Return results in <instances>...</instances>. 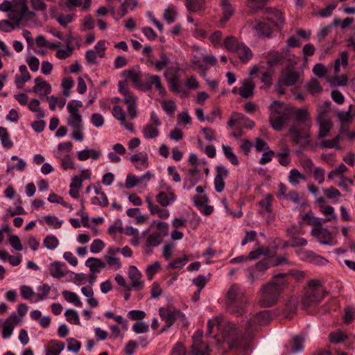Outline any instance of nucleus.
<instances>
[{
    "instance_id": "f257e3e1",
    "label": "nucleus",
    "mask_w": 355,
    "mask_h": 355,
    "mask_svg": "<svg viewBox=\"0 0 355 355\" xmlns=\"http://www.w3.org/2000/svg\"><path fill=\"white\" fill-rule=\"evenodd\" d=\"M270 122L273 129L281 130L288 121L291 114L299 121H309V114L306 108L295 109L279 101L273 102L270 106Z\"/></svg>"
},
{
    "instance_id": "f03ea898",
    "label": "nucleus",
    "mask_w": 355,
    "mask_h": 355,
    "mask_svg": "<svg viewBox=\"0 0 355 355\" xmlns=\"http://www.w3.org/2000/svg\"><path fill=\"white\" fill-rule=\"evenodd\" d=\"M225 303L227 310L237 315H242L248 304V300L241 286L232 285L226 293Z\"/></svg>"
},
{
    "instance_id": "7ed1b4c3",
    "label": "nucleus",
    "mask_w": 355,
    "mask_h": 355,
    "mask_svg": "<svg viewBox=\"0 0 355 355\" xmlns=\"http://www.w3.org/2000/svg\"><path fill=\"white\" fill-rule=\"evenodd\" d=\"M284 277V274H279L263 287L260 300L263 306L270 307L277 302L281 291L286 286Z\"/></svg>"
},
{
    "instance_id": "20e7f679",
    "label": "nucleus",
    "mask_w": 355,
    "mask_h": 355,
    "mask_svg": "<svg viewBox=\"0 0 355 355\" xmlns=\"http://www.w3.org/2000/svg\"><path fill=\"white\" fill-rule=\"evenodd\" d=\"M324 296V291L320 281L310 280L308 287L302 298V304L305 306H312L319 302Z\"/></svg>"
},
{
    "instance_id": "39448f33",
    "label": "nucleus",
    "mask_w": 355,
    "mask_h": 355,
    "mask_svg": "<svg viewBox=\"0 0 355 355\" xmlns=\"http://www.w3.org/2000/svg\"><path fill=\"white\" fill-rule=\"evenodd\" d=\"M267 63L272 68L279 64H283L285 62H288L291 65L296 64L297 58L291 54L288 47L282 49V51H271L268 52L267 56Z\"/></svg>"
},
{
    "instance_id": "423d86ee",
    "label": "nucleus",
    "mask_w": 355,
    "mask_h": 355,
    "mask_svg": "<svg viewBox=\"0 0 355 355\" xmlns=\"http://www.w3.org/2000/svg\"><path fill=\"white\" fill-rule=\"evenodd\" d=\"M12 13L8 14V17L18 26L24 17H34L35 13L28 10L27 0H12Z\"/></svg>"
},
{
    "instance_id": "0eeeda50",
    "label": "nucleus",
    "mask_w": 355,
    "mask_h": 355,
    "mask_svg": "<svg viewBox=\"0 0 355 355\" xmlns=\"http://www.w3.org/2000/svg\"><path fill=\"white\" fill-rule=\"evenodd\" d=\"M83 106L80 101L72 100L67 105L69 112L67 123L71 128H83V121L79 109Z\"/></svg>"
},
{
    "instance_id": "6e6552de",
    "label": "nucleus",
    "mask_w": 355,
    "mask_h": 355,
    "mask_svg": "<svg viewBox=\"0 0 355 355\" xmlns=\"http://www.w3.org/2000/svg\"><path fill=\"white\" fill-rule=\"evenodd\" d=\"M159 313L161 318L166 322V326L162 328V331H166L168 327L174 324L176 320H180L182 322L185 320V315L174 309L160 308Z\"/></svg>"
},
{
    "instance_id": "1a4fd4ad",
    "label": "nucleus",
    "mask_w": 355,
    "mask_h": 355,
    "mask_svg": "<svg viewBox=\"0 0 355 355\" xmlns=\"http://www.w3.org/2000/svg\"><path fill=\"white\" fill-rule=\"evenodd\" d=\"M197 51H200V56L195 60V64L202 70H207L211 67H214L218 63L216 57L211 54H208L205 49L197 46Z\"/></svg>"
},
{
    "instance_id": "9d476101",
    "label": "nucleus",
    "mask_w": 355,
    "mask_h": 355,
    "mask_svg": "<svg viewBox=\"0 0 355 355\" xmlns=\"http://www.w3.org/2000/svg\"><path fill=\"white\" fill-rule=\"evenodd\" d=\"M266 19L272 24L277 30H282L285 24V17L283 12L275 8H266L265 10Z\"/></svg>"
},
{
    "instance_id": "9b49d317",
    "label": "nucleus",
    "mask_w": 355,
    "mask_h": 355,
    "mask_svg": "<svg viewBox=\"0 0 355 355\" xmlns=\"http://www.w3.org/2000/svg\"><path fill=\"white\" fill-rule=\"evenodd\" d=\"M317 123L319 126L318 137L322 139L327 137L333 127V124L326 115V111L318 112Z\"/></svg>"
},
{
    "instance_id": "f8f14e48",
    "label": "nucleus",
    "mask_w": 355,
    "mask_h": 355,
    "mask_svg": "<svg viewBox=\"0 0 355 355\" xmlns=\"http://www.w3.org/2000/svg\"><path fill=\"white\" fill-rule=\"evenodd\" d=\"M214 189L217 193H221L225 189V180L229 175V170L222 164L217 165L215 168Z\"/></svg>"
},
{
    "instance_id": "ddd939ff",
    "label": "nucleus",
    "mask_w": 355,
    "mask_h": 355,
    "mask_svg": "<svg viewBox=\"0 0 355 355\" xmlns=\"http://www.w3.org/2000/svg\"><path fill=\"white\" fill-rule=\"evenodd\" d=\"M21 320L16 313H12L2 324V338H9L13 333L14 329Z\"/></svg>"
},
{
    "instance_id": "4468645a",
    "label": "nucleus",
    "mask_w": 355,
    "mask_h": 355,
    "mask_svg": "<svg viewBox=\"0 0 355 355\" xmlns=\"http://www.w3.org/2000/svg\"><path fill=\"white\" fill-rule=\"evenodd\" d=\"M202 331L198 330L193 336L192 355H208L209 347L202 342Z\"/></svg>"
},
{
    "instance_id": "2eb2a0df",
    "label": "nucleus",
    "mask_w": 355,
    "mask_h": 355,
    "mask_svg": "<svg viewBox=\"0 0 355 355\" xmlns=\"http://www.w3.org/2000/svg\"><path fill=\"white\" fill-rule=\"evenodd\" d=\"M164 188L167 192H159L156 196V200L161 206L166 207L172 205L176 200V196L170 186L166 185Z\"/></svg>"
},
{
    "instance_id": "dca6fc26",
    "label": "nucleus",
    "mask_w": 355,
    "mask_h": 355,
    "mask_svg": "<svg viewBox=\"0 0 355 355\" xmlns=\"http://www.w3.org/2000/svg\"><path fill=\"white\" fill-rule=\"evenodd\" d=\"M252 28L259 37H270L272 34L271 26L262 21L255 20L252 22Z\"/></svg>"
},
{
    "instance_id": "f3484780",
    "label": "nucleus",
    "mask_w": 355,
    "mask_h": 355,
    "mask_svg": "<svg viewBox=\"0 0 355 355\" xmlns=\"http://www.w3.org/2000/svg\"><path fill=\"white\" fill-rule=\"evenodd\" d=\"M270 318V313L268 311H261L257 313L255 315L250 316L248 320V328L249 330H252L259 325H262L267 322Z\"/></svg>"
},
{
    "instance_id": "a211bd4d",
    "label": "nucleus",
    "mask_w": 355,
    "mask_h": 355,
    "mask_svg": "<svg viewBox=\"0 0 355 355\" xmlns=\"http://www.w3.org/2000/svg\"><path fill=\"white\" fill-rule=\"evenodd\" d=\"M112 115L115 119L119 121L120 124L126 130L131 132H134V126L132 123L126 122V114L123 108L119 105H114L112 109Z\"/></svg>"
},
{
    "instance_id": "6ab92c4d",
    "label": "nucleus",
    "mask_w": 355,
    "mask_h": 355,
    "mask_svg": "<svg viewBox=\"0 0 355 355\" xmlns=\"http://www.w3.org/2000/svg\"><path fill=\"white\" fill-rule=\"evenodd\" d=\"M311 234L322 245H331L330 232L327 228L322 227V226L313 227L311 231Z\"/></svg>"
},
{
    "instance_id": "aec40b11",
    "label": "nucleus",
    "mask_w": 355,
    "mask_h": 355,
    "mask_svg": "<svg viewBox=\"0 0 355 355\" xmlns=\"http://www.w3.org/2000/svg\"><path fill=\"white\" fill-rule=\"evenodd\" d=\"M300 259L318 266H324L328 263L324 257L315 254L310 250L302 251L300 254Z\"/></svg>"
},
{
    "instance_id": "412c9836",
    "label": "nucleus",
    "mask_w": 355,
    "mask_h": 355,
    "mask_svg": "<svg viewBox=\"0 0 355 355\" xmlns=\"http://www.w3.org/2000/svg\"><path fill=\"white\" fill-rule=\"evenodd\" d=\"M145 200L147 203L148 209L152 215H157L162 219H167L169 218V211L166 209H162L158 205H155L151 197L146 196Z\"/></svg>"
},
{
    "instance_id": "4be33fe9",
    "label": "nucleus",
    "mask_w": 355,
    "mask_h": 355,
    "mask_svg": "<svg viewBox=\"0 0 355 355\" xmlns=\"http://www.w3.org/2000/svg\"><path fill=\"white\" fill-rule=\"evenodd\" d=\"M35 86L32 88L34 93L40 96H46L51 92V86L42 77L37 76L35 78Z\"/></svg>"
},
{
    "instance_id": "5701e85b",
    "label": "nucleus",
    "mask_w": 355,
    "mask_h": 355,
    "mask_svg": "<svg viewBox=\"0 0 355 355\" xmlns=\"http://www.w3.org/2000/svg\"><path fill=\"white\" fill-rule=\"evenodd\" d=\"M128 277L131 281L132 287L135 290H140L144 287V283L141 281V274L137 268L135 266H130L128 268Z\"/></svg>"
},
{
    "instance_id": "b1692460",
    "label": "nucleus",
    "mask_w": 355,
    "mask_h": 355,
    "mask_svg": "<svg viewBox=\"0 0 355 355\" xmlns=\"http://www.w3.org/2000/svg\"><path fill=\"white\" fill-rule=\"evenodd\" d=\"M129 160L135 164L136 168L139 171H143L149 166L148 155L145 152L132 155L129 157Z\"/></svg>"
},
{
    "instance_id": "393cba45",
    "label": "nucleus",
    "mask_w": 355,
    "mask_h": 355,
    "mask_svg": "<svg viewBox=\"0 0 355 355\" xmlns=\"http://www.w3.org/2000/svg\"><path fill=\"white\" fill-rule=\"evenodd\" d=\"M290 135L296 144H306L309 143V132L306 130H300L297 127L293 126L290 130Z\"/></svg>"
},
{
    "instance_id": "a878e982",
    "label": "nucleus",
    "mask_w": 355,
    "mask_h": 355,
    "mask_svg": "<svg viewBox=\"0 0 355 355\" xmlns=\"http://www.w3.org/2000/svg\"><path fill=\"white\" fill-rule=\"evenodd\" d=\"M48 268L50 275L54 278L60 279L66 275L67 266L64 262L54 261L49 266Z\"/></svg>"
},
{
    "instance_id": "bb28decb",
    "label": "nucleus",
    "mask_w": 355,
    "mask_h": 355,
    "mask_svg": "<svg viewBox=\"0 0 355 355\" xmlns=\"http://www.w3.org/2000/svg\"><path fill=\"white\" fill-rule=\"evenodd\" d=\"M101 152L100 150L96 148H86L83 150L77 152V157L80 161H85L89 158L96 161L99 159L101 156Z\"/></svg>"
},
{
    "instance_id": "cd10ccee",
    "label": "nucleus",
    "mask_w": 355,
    "mask_h": 355,
    "mask_svg": "<svg viewBox=\"0 0 355 355\" xmlns=\"http://www.w3.org/2000/svg\"><path fill=\"white\" fill-rule=\"evenodd\" d=\"M123 102L127 105V111L128 116L131 119H134L137 115V110L136 107L137 96L132 92L127 96H123Z\"/></svg>"
},
{
    "instance_id": "c85d7f7f",
    "label": "nucleus",
    "mask_w": 355,
    "mask_h": 355,
    "mask_svg": "<svg viewBox=\"0 0 355 355\" xmlns=\"http://www.w3.org/2000/svg\"><path fill=\"white\" fill-rule=\"evenodd\" d=\"M299 79V73L291 69H286L282 73L281 82L286 86L294 85Z\"/></svg>"
},
{
    "instance_id": "c756f323",
    "label": "nucleus",
    "mask_w": 355,
    "mask_h": 355,
    "mask_svg": "<svg viewBox=\"0 0 355 355\" xmlns=\"http://www.w3.org/2000/svg\"><path fill=\"white\" fill-rule=\"evenodd\" d=\"M85 266L89 268V272L100 273L106 268V264L101 260L96 257H90L85 261Z\"/></svg>"
},
{
    "instance_id": "7c9ffc66",
    "label": "nucleus",
    "mask_w": 355,
    "mask_h": 355,
    "mask_svg": "<svg viewBox=\"0 0 355 355\" xmlns=\"http://www.w3.org/2000/svg\"><path fill=\"white\" fill-rule=\"evenodd\" d=\"M254 90L253 80L251 78H248L241 83V86L239 87V95L243 98H247L253 95Z\"/></svg>"
},
{
    "instance_id": "2f4dec72",
    "label": "nucleus",
    "mask_w": 355,
    "mask_h": 355,
    "mask_svg": "<svg viewBox=\"0 0 355 355\" xmlns=\"http://www.w3.org/2000/svg\"><path fill=\"white\" fill-rule=\"evenodd\" d=\"M234 53L236 54L238 58L243 63L248 62L253 57L252 50L243 42H242Z\"/></svg>"
},
{
    "instance_id": "473e14b6",
    "label": "nucleus",
    "mask_w": 355,
    "mask_h": 355,
    "mask_svg": "<svg viewBox=\"0 0 355 355\" xmlns=\"http://www.w3.org/2000/svg\"><path fill=\"white\" fill-rule=\"evenodd\" d=\"M281 261H273L270 259H263L258 263H256V265L254 266L255 272L258 274H260V277L261 278L264 272L270 267L276 266L279 263H280Z\"/></svg>"
},
{
    "instance_id": "72a5a7b5",
    "label": "nucleus",
    "mask_w": 355,
    "mask_h": 355,
    "mask_svg": "<svg viewBox=\"0 0 355 355\" xmlns=\"http://www.w3.org/2000/svg\"><path fill=\"white\" fill-rule=\"evenodd\" d=\"M54 156L56 159L60 160L61 168L62 170L67 171L75 168L74 162L71 155L68 154L62 155L60 152H54Z\"/></svg>"
},
{
    "instance_id": "f704fd0d",
    "label": "nucleus",
    "mask_w": 355,
    "mask_h": 355,
    "mask_svg": "<svg viewBox=\"0 0 355 355\" xmlns=\"http://www.w3.org/2000/svg\"><path fill=\"white\" fill-rule=\"evenodd\" d=\"M10 159L17 160V162L15 164H11L10 162H7V173H12L14 170H17L18 171H23L27 166L26 162L22 158H19L17 155H12Z\"/></svg>"
},
{
    "instance_id": "c9c22d12",
    "label": "nucleus",
    "mask_w": 355,
    "mask_h": 355,
    "mask_svg": "<svg viewBox=\"0 0 355 355\" xmlns=\"http://www.w3.org/2000/svg\"><path fill=\"white\" fill-rule=\"evenodd\" d=\"M121 76L126 80H130L136 87H139L141 83V74L139 70L128 69L124 70Z\"/></svg>"
},
{
    "instance_id": "e433bc0d",
    "label": "nucleus",
    "mask_w": 355,
    "mask_h": 355,
    "mask_svg": "<svg viewBox=\"0 0 355 355\" xmlns=\"http://www.w3.org/2000/svg\"><path fill=\"white\" fill-rule=\"evenodd\" d=\"M220 6L223 11V17L220 21L226 23L234 13V9L229 0H221Z\"/></svg>"
},
{
    "instance_id": "4c0bfd02",
    "label": "nucleus",
    "mask_w": 355,
    "mask_h": 355,
    "mask_svg": "<svg viewBox=\"0 0 355 355\" xmlns=\"http://www.w3.org/2000/svg\"><path fill=\"white\" fill-rule=\"evenodd\" d=\"M64 344L62 342L55 340H51L46 348V355H60L64 349Z\"/></svg>"
},
{
    "instance_id": "58836bf2",
    "label": "nucleus",
    "mask_w": 355,
    "mask_h": 355,
    "mask_svg": "<svg viewBox=\"0 0 355 355\" xmlns=\"http://www.w3.org/2000/svg\"><path fill=\"white\" fill-rule=\"evenodd\" d=\"M242 42H240L237 37L233 35L226 37L223 40V46L225 49L231 53H235Z\"/></svg>"
},
{
    "instance_id": "ea45409f",
    "label": "nucleus",
    "mask_w": 355,
    "mask_h": 355,
    "mask_svg": "<svg viewBox=\"0 0 355 355\" xmlns=\"http://www.w3.org/2000/svg\"><path fill=\"white\" fill-rule=\"evenodd\" d=\"M355 116V105H350L347 111H339L337 116L343 124L349 123Z\"/></svg>"
},
{
    "instance_id": "a19ab883",
    "label": "nucleus",
    "mask_w": 355,
    "mask_h": 355,
    "mask_svg": "<svg viewBox=\"0 0 355 355\" xmlns=\"http://www.w3.org/2000/svg\"><path fill=\"white\" fill-rule=\"evenodd\" d=\"M320 211L325 216L322 218L323 223H327L337 219V214L335 213L334 208L330 205H322L320 207Z\"/></svg>"
},
{
    "instance_id": "79ce46f5",
    "label": "nucleus",
    "mask_w": 355,
    "mask_h": 355,
    "mask_svg": "<svg viewBox=\"0 0 355 355\" xmlns=\"http://www.w3.org/2000/svg\"><path fill=\"white\" fill-rule=\"evenodd\" d=\"M38 221L41 224L45 223L54 229L60 228L63 224V220H60L56 216L53 214L45 216L44 218L39 219Z\"/></svg>"
},
{
    "instance_id": "37998d69",
    "label": "nucleus",
    "mask_w": 355,
    "mask_h": 355,
    "mask_svg": "<svg viewBox=\"0 0 355 355\" xmlns=\"http://www.w3.org/2000/svg\"><path fill=\"white\" fill-rule=\"evenodd\" d=\"M302 219L307 225L314 226V227L322 226L324 223L322 218L315 216L311 210L303 216Z\"/></svg>"
},
{
    "instance_id": "c03bdc74",
    "label": "nucleus",
    "mask_w": 355,
    "mask_h": 355,
    "mask_svg": "<svg viewBox=\"0 0 355 355\" xmlns=\"http://www.w3.org/2000/svg\"><path fill=\"white\" fill-rule=\"evenodd\" d=\"M148 79V83L150 85H154L157 90L159 92V94L162 96H165L166 94V91L165 88L162 86L161 82V78L157 75H152L148 73L146 75Z\"/></svg>"
},
{
    "instance_id": "a18cd8bd",
    "label": "nucleus",
    "mask_w": 355,
    "mask_h": 355,
    "mask_svg": "<svg viewBox=\"0 0 355 355\" xmlns=\"http://www.w3.org/2000/svg\"><path fill=\"white\" fill-rule=\"evenodd\" d=\"M64 298L69 303L73 304L77 307H81L83 302H81L80 297L74 292L64 290L62 293Z\"/></svg>"
},
{
    "instance_id": "49530a36",
    "label": "nucleus",
    "mask_w": 355,
    "mask_h": 355,
    "mask_svg": "<svg viewBox=\"0 0 355 355\" xmlns=\"http://www.w3.org/2000/svg\"><path fill=\"white\" fill-rule=\"evenodd\" d=\"M273 196L271 194H268L266 197L259 201V205L260 206V213L265 214L266 213L272 212V200Z\"/></svg>"
},
{
    "instance_id": "de8ad7c7",
    "label": "nucleus",
    "mask_w": 355,
    "mask_h": 355,
    "mask_svg": "<svg viewBox=\"0 0 355 355\" xmlns=\"http://www.w3.org/2000/svg\"><path fill=\"white\" fill-rule=\"evenodd\" d=\"M0 141L1 146L3 148L10 149L13 146V141H12L10 136L4 127L0 126Z\"/></svg>"
},
{
    "instance_id": "09e8293b",
    "label": "nucleus",
    "mask_w": 355,
    "mask_h": 355,
    "mask_svg": "<svg viewBox=\"0 0 355 355\" xmlns=\"http://www.w3.org/2000/svg\"><path fill=\"white\" fill-rule=\"evenodd\" d=\"M51 286L47 284H42L37 287L39 293H37V297L33 300V303H37L40 301L46 300L51 291Z\"/></svg>"
},
{
    "instance_id": "8fccbe9b",
    "label": "nucleus",
    "mask_w": 355,
    "mask_h": 355,
    "mask_svg": "<svg viewBox=\"0 0 355 355\" xmlns=\"http://www.w3.org/2000/svg\"><path fill=\"white\" fill-rule=\"evenodd\" d=\"M142 134L148 139L156 138L159 135L158 127L147 123L142 129Z\"/></svg>"
},
{
    "instance_id": "3c124183",
    "label": "nucleus",
    "mask_w": 355,
    "mask_h": 355,
    "mask_svg": "<svg viewBox=\"0 0 355 355\" xmlns=\"http://www.w3.org/2000/svg\"><path fill=\"white\" fill-rule=\"evenodd\" d=\"M19 291L24 300H30L31 302H33V300L37 297V293L33 288L27 285L20 286Z\"/></svg>"
},
{
    "instance_id": "603ef678",
    "label": "nucleus",
    "mask_w": 355,
    "mask_h": 355,
    "mask_svg": "<svg viewBox=\"0 0 355 355\" xmlns=\"http://www.w3.org/2000/svg\"><path fill=\"white\" fill-rule=\"evenodd\" d=\"M305 179V175L296 168L291 170L288 176V181L293 186L298 185L300 180H304Z\"/></svg>"
},
{
    "instance_id": "864d4df0",
    "label": "nucleus",
    "mask_w": 355,
    "mask_h": 355,
    "mask_svg": "<svg viewBox=\"0 0 355 355\" xmlns=\"http://www.w3.org/2000/svg\"><path fill=\"white\" fill-rule=\"evenodd\" d=\"M164 236L162 233L157 232L152 233L146 240L147 247L153 248L158 246L162 242Z\"/></svg>"
},
{
    "instance_id": "5fc2aeb1",
    "label": "nucleus",
    "mask_w": 355,
    "mask_h": 355,
    "mask_svg": "<svg viewBox=\"0 0 355 355\" xmlns=\"http://www.w3.org/2000/svg\"><path fill=\"white\" fill-rule=\"evenodd\" d=\"M28 107L31 111L35 113L36 118L42 119L44 117L45 114L43 110L40 107V102L39 100H31L28 104Z\"/></svg>"
},
{
    "instance_id": "6e6d98bb",
    "label": "nucleus",
    "mask_w": 355,
    "mask_h": 355,
    "mask_svg": "<svg viewBox=\"0 0 355 355\" xmlns=\"http://www.w3.org/2000/svg\"><path fill=\"white\" fill-rule=\"evenodd\" d=\"M341 137L340 135H337L335 138L333 139H325L322 140L320 144H318V146L320 148H337L340 149V142Z\"/></svg>"
},
{
    "instance_id": "4d7b16f0",
    "label": "nucleus",
    "mask_w": 355,
    "mask_h": 355,
    "mask_svg": "<svg viewBox=\"0 0 355 355\" xmlns=\"http://www.w3.org/2000/svg\"><path fill=\"white\" fill-rule=\"evenodd\" d=\"M222 151L226 157L232 164L238 165L239 159L236 154L233 152L232 148L230 146L223 144L222 145Z\"/></svg>"
},
{
    "instance_id": "13d9d810",
    "label": "nucleus",
    "mask_w": 355,
    "mask_h": 355,
    "mask_svg": "<svg viewBox=\"0 0 355 355\" xmlns=\"http://www.w3.org/2000/svg\"><path fill=\"white\" fill-rule=\"evenodd\" d=\"M289 155L290 150L288 148H284L281 152L276 154V157L282 166H288L291 162Z\"/></svg>"
},
{
    "instance_id": "bf43d9fd",
    "label": "nucleus",
    "mask_w": 355,
    "mask_h": 355,
    "mask_svg": "<svg viewBox=\"0 0 355 355\" xmlns=\"http://www.w3.org/2000/svg\"><path fill=\"white\" fill-rule=\"evenodd\" d=\"M46 101L49 102V108L51 110H55L56 106L60 108L64 107L66 104V100L62 98H57L55 96H51L46 97Z\"/></svg>"
},
{
    "instance_id": "052dcab7",
    "label": "nucleus",
    "mask_w": 355,
    "mask_h": 355,
    "mask_svg": "<svg viewBox=\"0 0 355 355\" xmlns=\"http://www.w3.org/2000/svg\"><path fill=\"white\" fill-rule=\"evenodd\" d=\"M59 243L58 238L52 234L47 235L43 241L44 247L50 250H55L59 245Z\"/></svg>"
},
{
    "instance_id": "680f3d73",
    "label": "nucleus",
    "mask_w": 355,
    "mask_h": 355,
    "mask_svg": "<svg viewBox=\"0 0 355 355\" xmlns=\"http://www.w3.org/2000/svg\"><path fill=\"white\" fill-rule=\"evenodd\" d=\"M65 49H59L55 53V56L60 60H64L70 57L73 52V47L70 46V41L69 40L65 41Z\"/></svg>"
},
{
    "instance_id": "e2e57ef3",
    "label": "nucleus",
    "mask_w": 355,
    "mask_h": 355,
    "mask_svg": "<svg viewBox=\"0 0 355 355\" xmlns=\"http://www.w3.org/2000/svg\"><path fill=\"white\" fill-rule=\"evenodd\" d=\"M64 315L66 317V320L69 322L78 325L80 324L78 313L75 309H67L64 312Z\"/></svg>"
},
{
    "instance_id": "0e129e2a",
    "label": "nucleus",
    "mask_w": 355,
    "mask_h": 355,
    "mask_svg": "<svg viewBox=\"0 0 355 355\" xmlns=\"http://www.w3.org/2000/svg\"><path fill=\"white\" fill-rule=\"evenodd\" d=\"M304 338L302 335H297L293 338V347L291 352L293 353L301 352L304 349Z\"/></svg>"
},
{
    "instance_id": "69168bd1",
    "label": "nucleus",
    "mask_w": 355,
    "mask_h": 355,
    "mask_svg": "<svg viewBox=\"0 0 355 355\" xmlns=\"http://www.w3.org/2000/svg\"><path fill=\"white\" fill-rule=\"evenodd\" d=\"M162 108L168 115H173L177 110V105L173 101L164 100L161 103Z\"/></svg>"
},
{
    "instance_id": "338daca9",
    "label": "nucleus",
    "mask_w": 355,
    "mask_h": 355,
    "mask_svg": "<svg viewBox=\"0 0 355 355\" xmlns=\"http://www.w3.org/2000/svg\"><path fill=\"white\" fill-rule=\"evenodd\" d=\"M205 3V0H186L185 5L188 10L197 12L200 10Z\"/></svg>"
},
{
    "instance_id": "774afa93",
    "label": "nucleus",
    "mask_w": 355,
    "mask_h": 355,
    "mask_svg": "<svg viewBox=\"0 0 355 355\" xmlns=\"http://www.w3.org/2000/svg\"><path fill=\"white\" fill-rule=\"evenodd\" d=\"M178 12L173 8H167L164 10L163 13V19L168 24L173 23L177 17Z\"/></svg>"
}]
</instances>
